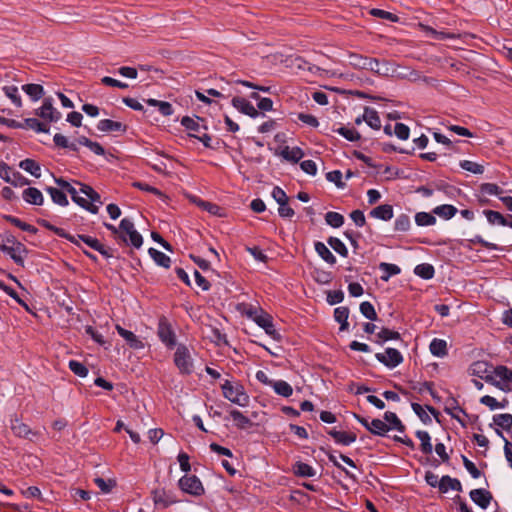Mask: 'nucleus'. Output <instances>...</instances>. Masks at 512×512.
<instances>
[{
	"label": "nucleus",
	"instance_id": "43",
	"mask_svg": "<svg viewBox=\"0 0 512 512\" xmlns=\"http://www.w3.org/2000/svg\"><path fill=\"white\" fill-rule=\"evenodd\" d=\"M46 191L50 194L51 199L54 203H56L60 206L68 205L67 196L62 190L54 188V187H47Z\"/></svg>",
	"mask_w": 512,
	"mask_h": 512
},
{
	"label": "nucleus",
	"instance_id": "15",
	"mask_svg": "<svg viewBox=\"0 0 512 512\" xmlns=\"http://www.w3.org/2000/svg\"><path fill=\"white\" fill-rule=\"evenodd\" d=\"M153 501L155 505L167 508L168 506L177 502L176 497L169 491L159 489L153 491Z\"/></svg>",
	"mask_w": 512,
	"mask_h": 512
},
{
	"label": "nucleus",
	"instance_id": "44",
	"mask_svg": "<svg viewBox=\"0 0 512 512\" xmlns=\"http://www.w3.org/2000/svg\"><path fill=\"white\" fill-rule=\"evenodd\" d=\"M414 273L425 280H429L433 278L435 270L431 264L423 263L415 267Z\"/></svg>",
	"mask_w": 512,
	"mask_h": 512
},
{
	"label": "nucleus",
	"instance_id": "53",
	"mask_svg": "<svg viewBox=\"0 0 512 512\" xmlns=\"http://www.w3.org/2000/svg\"><path fill=\"white\" fill-rule=\"evenodd\" d=\"M53 141L57 147L60 148H68L72 151H78V146L76 143H70L66 136L57 133L53 137Z\"/></svg>",
	"mask_w": 512,
	"mask_h": 512
},
{
	"label": "nucleus",
	"instance_id": "14",
	"mask_svg": "<svg viewBox=\"0 0 512 512\" xmlns=\"http://www.w3.org/2000/svg\"><path fill=\"white\" fill-rule=\"evenodd\" d=\"M232 105L241 113L248 115L252 118H256L260 115L258 110L245 98L234 97L232 99Z\"/></svg>",
	"mask_w": 512,
	"mask_h": 512
},
{
	"label": "nucleus",
	"instance_id": "62",
	"mask_svg": "<svg viewBox=\"0 0 512 512\" xmlns=\"http://www.w3.org/2000/svg\"><path fill=\"white\" fill-rule=\"evenodd\" d=\"M412 410L420 418L424 424H430L432 422L431 417L427 414L424 408L418 403L411 404Z\"/></svg>",
	"mask_w": 512,
	"mask_h": 512
},
{
	"label": "nucleus",
	"instance_id": "31",
	"mask_svg": "<svg viewBox=\"0 0 512 512\" xmlns=\"http://www.w3.org/2000/svg\"><path fill=\"white\" fill-rule=\"evenodd\" d=\"M19 167L36 178H39L41 176L40 165L33 159L22 160L19 163Z\"/></svg>",
	"mask_w": 512,
	"mask_h": 512
},
{
	"label": "nucleus",
	"instance_id": "25",
	"mask_svg": "<svg viewBox=\"0 0 512 512\" xmlns=\"http://www.w3.org/2000/svg\"><path fill=\"white\" fill-rule=\"evenodd\" d=\"M315 251L317 254L328 264L334 265L336 263V257L332 254L329 248L320 241L315 242L314 244Z\"/></svg>",
	"mask_w": 512,
	"mask_h": 512
},
{
	"label": "nucleus",
	"instance_id": "41",
	"mask_svg": "<svg viewBox=\"0 0 512 512\" xmlns=\"http://www.w3.org/2000/svg\"><path fill=\"white\" fill-rule=\"evenodd\" d=\"M379 269L385 273L384 275L381 276V280L383 281H388L391 276L398 275L401 273V269L399 266L386 262H381L379 264Z\"/></svg>",
	"mask_w": 512,
	"mask_h": 512
},
{
	"label": "nucleus",
	"instance_id": "20",
	"mask_svg": "<svg viewBox=\"0 0 512 512\" xmlns=\"http://www.w3.org/2000/svg\"><path fill=\"white\" fill-rule=\"evenodd\" d=\"M23 199L32 205H42L44 198L41 191L35 187H28L22 193Z\"/></svg>",
	"mask_w": 512,
	"mask_h": 512
},
{
	"label": "nucleus",
	"instance_id": "29",
	"mask_svg": "<svg viewBox=\"0 0 512 512\" xmlns=\"http://www.w3.org/2000/svg\"><path fill=\"white\" fill-rule=\"evenodd\" d=\"M22 90L32 101H38L44 95V88L40 84H25L22 86Z\"/></svg>",
	"mask_w": 512,
	"mask_h": 512
},
{
	"label": "nucleus",
	"instance_id": "24",
	"mask_svg": "<svg viewBox=\"0 0 512 512\" xmlns=\"http://www.w3.org/2000/svg\"><path fill=\"white\" fill-rule=\"evenodd\" d=\"M449 489L461 491L462 485L458 479L445 475L440 479L439 490L442 493H446Z\"/></svg>",
	"mask_w": 512,
	"mask_h": 512
},
{
	"label": "nucleus",
	"instance_id": "11",
	"mask_svg": "<svg viewBox=\"0 0 512 512\" xmlns=\"http://www.w3.org/2000/svg\"><path fill=\"white\" fill-rule=\"evenodd\" d=\"M254 321L258 326L263 328L272 339L276 341H280L281 335L280 333L275 329L272 317L269 314L261 313L260 315H256L254 317Z\"/></svg>",
	"mask_w": 512,
	"mask_h": 512
},
{
	"label": "nucleus",
	"instance_id": "42",
	"mask_svg": "<svg viewBox=\"0 0 512 512\" xmlns=\"http://www.w3.org/2000/svg\"><path fill=\"white\" fill-rule=\"evenodd\" d=\"M333 131L343 136L346 140L350 142L358 141L361 138L360 133L355 128L341 126L337 129H334Z\"/></svg>",
	"mask_w": 512,
	"mask_h": 512
},
{
	"label": "nucleus",
	"instance_id": "3",
	"mask_svg": "<svg viewBox=\"0 0 512 512\" xmlns=\"http://www.w3.org/2000/svg\"><path fill=\"white\" fill-rule=\"evenodd\" d=\"M221 389L223 396L230 402L241 407H245L249 404V396L245 392L243 385L240 383H232L229 380H226L221 385Z\"/></svg>",
	"mask_w": 512,
	"mask_h": 512
},
{
	"label": "nucleus",
	"instance_id": "4",
	"mask_svg": "<svg viewBox=\"0 0 512 512\" xmlns=\"http://www.w3.org/2000/svg\"><path fill=\"white\" fill-rule=\"evenodd\" d=\"M487 383L494 385L502 391L507 390V384L512 383V370L506 366L499 365L493 369L492 374L484 377Z\"/></svg>",
	"mask_w": 512,
	"mask_h": 512
},
{
	"label": "nucleus",
	"instance_id": "2",
	"mask_svg": "<svg viewBox=\"0 0 512 512\" xmlns=\"http://www.w3.org/2000/svg\"><path fill=\"white\" fill-rule=\"evenodd\" d=\"M373 73L384 77L407 78L412 81H416L420 77L418 72L402 68L394 62L387 60H377V66L374 68Z\"/></svg>",
	"mask_w": 512,
	"mask_h": 512
},
{
	"label": "nucleus",
	"instance_id": "59",
	"mask_svg": "<svg viewBox=\"0 0 512 512\" xmlns=\"http://www.w3.org/2000/svg\"><path fill=\"white\" fill-rule=\"evenodd\" d=\"M200 118L197 117L196 119L184 116L181 119V125L185 127L187 130L198 132L200 130V124H199Z\"/></svg>",
	"mask_w": 512,
	"mask_h": 512
},
{
	"label": "nucleus",
	"instance_id": "16",
	"mask_svg": "<svg viewBox=\"0 0 512 512\" xmlns=\"http://www.w3.org/2000/svg\"><path fill=\"white\" fill-rule=\"evenodd\" d=\"M116 330L132 349L144 348V343L133 332L124 329L120 325H116Z\"/></svg>",
	"mask_w": 512,
	"mask_h": 512
},
{
	"label": "nucleus",
	"instance_id": "35",
	"mask_svg": "<svg viewBox=\"0 0 512 512\" xmlns=\"http://www.w3.org/2000/svg\"><path fill=\"white\" fill-rule=\"evenodd\" d=\"M416 437L421 441L420 449L424 454H431L433 451V447L431 444V437L427 431L418 430L416 432Z\"/></svg>",
	"mask_w": 512,
	"mask_h": 512
},
{
	"label": "nucleus",
	"instance_id": "49",
	"mask_svg": "<svg viewBox=\"0 0 512 512\" xmlns=\"http://www.w3.org/2000/svg\"><path fill=\"white\" fill-rule=\"evenodd\" d=\"M193 201L199 207H201L203 210L209 212L212 215H218V216L222 215L220 213L221 208L218 205L214 204V203L207 202V201H204V200H201V199H197L196 197L193 198Z\"/></svg>",
	"mask_w": 512,
	"mask_h": 512
},
{
	"label": "nucleus",
	"instance_id": "50",
	"mask_svg": "<svg viewBox=\"0 0 512 512\" xmlns=\"http://www.w3.org/2000/svg\"><path fill=\"white\" fill-rule=\"evenodd\" d=\"M494 423L505 429L510 430L512 428V415L508 413L498 414L493 417Z\"/></svg>",
	"mask_w": 512,
	"mask_h": 512
},
{
	"label": "nucleus",
	"instance_id": "52",
	"mask_svg": "<svg viewBox=\"0 0 512 512\" xmlns=\"http://www.w3.org/2000/svg\"><path fill=\"white\" fill-rule=\"evenodd\" d=\"M415 222L418 226H431L436 223V218L427 212H418L415 215Z\"/></svg>",
	"mask_w": 512,
	"mask_h": 512
},
{
	"label": "nucleus",
	"instance_id": "21",
	"mask_svg": "<svg viewBox=\"0 0 512 512\" xmlns=\"http://www.w3.org/2000/svg\"><path fill=\"white\" fill-rule=\"evenodd\" d=\"M10 427L13 433L18 437L28 438L30 435H36L27 424L23 423L18 418L11 420Z\"/></svg>",
	"mask_w": 512,
	"mask_h": 512
},
{
	"label": "nucleus",
	"instance_id": "9",
	"mask_svg": "<svg viewBox=\"0 0 512 512\" xmlns=\"http://www.w3.org/2000/svg\"><path fill=\"white\" fill-rule=\"evenodd\" d=\"M375 358L390 369L397 367L403 362L402 354L395 348H387L384 353H376Z\"/></svg>",
	"mask_w": 512,
	"mask_h": 512
},
{
	"label": "nucleus",
	"instance_id": "17",
	"mask_svg": "<svg viewBox=\"0 0 512 512\" xmlns=\"http://www.w3.org/2000/svg\"><path fill=\"white\" fill-rule=\"evenodd\" d=\"M328 434L335 440L337 444L344 446H348L356 440V434L352 432L337 431L335 429H331L328 431Z\"/></svg>",
	"mask_w": 512,
	"mask_h": 512
},
{
	"label": "nucleus",
	"instance_id": "37",
	"mask_svg": "<svg viewBox=\"0 0 512 512\" xmlns=\"http://www.w3.org/2000/svg\"><path fill=\"white\" fill-rule=\"evenodd\" d=\"M389 430L390 426L380 419H373L368 427V431L377 436H384Z\"/></svg>",
	"mask_w": 512,
	"mask_h": 512
},
{
	"label": "nucleus",
	"instance_id": "30",
	"mask_svg": "<svg viewBox=\"0 0 512 512\" xmlns=\"http://www.w3.org/2000/svg\"><path fill=\"white\" fill-rule=\"evenodd\" d=\"M148 253L157 265L162 266L164 268L170 267L171 259L163 252L151 247L149 248Z\"/></svg>",
	"mask_w": 512,
	"mask_h": 512
},
{
	"label": "nucleus",
	"instance_id": "36",
	"mask_svg": "<svg viewBox=\"0 0 512 512\" xmlns=\"http://www.w3.org/2000/svg\"><path fill=\"white\" fill-rule=\"evenodd\" d=\"M21 123L24 124L23 129H32L38 133H48L49 132V127L45 123L40 122L36 118H26Z\"/></svg>",
	"mask_w": 512,
	"mask_h": 512
},
{
	"label": "nucleus",
	"instance_id": "28",
	"mask_svg": "<svg viewBox=\"0 0 512 512\" xmlns=\"http://www.w3.org/2000/svg\"><path fill=\"white\" fill-rule=\"evenodd\" d=\"M429 349L432 355L444 357L447 355V342L443 339L434 338L429 345Z\"/></svg>",
	"mask_w": 512,
	"mask_h": 512
},
{
	"label": "nucleus",
	"instance_id": "55",
	"mask_svg": "<svg viewBox=\"0 0 512 512\" xmlns=\"http://www.w3.org/2000/svg\"><path fill=\"white\" fill-rule=\"evenodd\" d=\"M359 309H360L361 314L365 318H367V319H369L371 321L377 320V313H376V311L374 309V306L370 302H368V301L362 302L360 304Z\"/></svg>",
	"mask_w": 512,
	"mask_h": 512
},
{
	"label": "nucleus",
	"instance_id": "34",
	"mask_svg": "<svg viewBox=\"0 0 512 512\" xmlns=\"http://www.w3.org/2000/svg\"><path fill=\"white\" fill-rule=\"evenodd\" d=\"M399 339H400L399 332L390 330L388 328H382L381 331H379L376 334L375 342L377 344L382 345L389 340H399Z\"/></svg>",
	"mask_w": 512,
	"mask_h": 512
},
{
	"label": "nucleus",
	"instance_id": "6",
	"mask_svg": "<svg viewBox=\"0 0 512 512\" xmlns=\"http://www.w3.org/2000/svg\"><path fill=\"white\" fill-rule=\"evenodd\" d=\"M178 485L180 489L193 496H201L204 494V487L200 479L195 475H185L179 479Z\"/></svg>",
	"mask_w": 512,
	"mask_h": 512
},
{
	"label": "nucleus",
	"instance_id": "61",
	"mask_svg": "<svg viewBox=\"0 0 512 512\" xmlns=\"http://www.w3.org/2000/svg\"><path fill=\"white\" fill-rule=\"evenodd\" d=\"M370 14L381 19L389 20L391 22H398L399 20L397 15L382 9L374 8L370 11Z\"/></svg>",
	"mask_w": 512,
	"mask_h": 512
},
{
	"label": "nucleus",
	"instance_id": "64",
	"mask_svg": "<svg viewBox=\"0 0 512 512\" xmlns=\"http://www.w3.org/2000/svg\"><path fill=\"white\" fill-rule=\"evenodd\" d=\"M395 135L401 140H407L410 135V129L403 123H396L394 127Z\"/></svg>",
	"mask_w": 512,
	"mask_h": 512
},
{
	"label": "nucleus",
	"instance_id": "7",
	"mask_svg": "<svg viewBox=\"0 0 512 512\" xmlns=\"http://www.w3.org/2000/svg\"><path fill=\"white\" fill-rule=\"evenodd\" d=\"M35 114L48 122H58L62 117L61 113L53 106L51 97L43 100L41 107L35 110Z\"/></svg>",
	"mask_w": 512,
	"mask_h": 512
},
{
	"label": "nucleus",
	"instance_id": "10",
	"mask_svg": "<svg viewBox=\"0 0 512 512\" xmlns=\"http://www.w3.org/2000/svg\"><path fill=\"white\" fill-rule=\"evenodd\" d=\"M157 334L168 348L176 345V335L165 317L159 319Z\"/></svg>",
	"mask_w": 512,
	"mask_h": 512
},
{
	"label": "nucleus",
	"instance_id": "46",
	"mask_svg": "<svg viewBox=\"0 0 512 512\" xmlns=\"http://www.w3.org/2000/svg\"><path fill=\"white\" fill-rule=\"evenodd\" d=\"M4 218L8 222H10L14 226L20 228L23 231H26V232H29V233H32V234H35L38 231L35 226L30 225V224H28L26 222H23L22 220H20L17 217H14V216H11V215H6Z\"/></svg>",
	"mask_w": 512,
	"mask_h": 512
},
{
	"label": "nucleus",
	"instance_id": "8",
	"mask_svg": "<svg viewBox=\"0 0 512 512\" xmlns=\"http://www.w3.org/2000/svg\"><path fill=\"white\" fill-rule=\"evenodd\" d=\"M0 178L15 187L29 184V180L19 172L13 171L6 163L0 162Z\"/></svg>",
	"mask_w": 512,
	"mask_h": 512
},
{
	"label": "nucleus",
	"instance_id": "54",
	"mask_svg": "<svg viewBox=\"0 0 512 512\" xmlns=\"http://www.w3.org/2000/svg\"><path fill=\"white\" fill-rule=\"evenodd\" d=\"M411 226L410 218L406 214H400L394 222L395 231L406 232Z\"/></svg>",
	"mask_w": 512,
	"mask_h": 512
},
{
	"label": "nucleus",
	"instance_id": "60",
	"mask_svg": "<svg viewBox=\"0 0 512 512\" xmlns=\"http://www.w3.org/2000/svg\"><path fill=\"white\" fill-rule=\"evenodd\" d=\"M95 484L103 493H109L116 486L114 480H105L103 478L97 477L94 479Z\"/></svg>",
	"mask_w": 512,
	"mask_h": 512
},
{
	"label": "nucleus",
	"instance_id": "48",
	"mask_svg": "<svg viewBox=\"0 0 512 512\" xmlns=\"http://www.w3.org/2000/svg\"><path fill=\"white\" fill-rule=\"evenodd\" d=\"M42 224L46 228H48L49 230L53 231L59 237L67 239L68 241H70L74 245H78L76 237L74 235H71V234L67 233L64 229L55 227V226L51 225L50 223H48L46 221H43Z\"/></svg>",
	"mask_w": 512,
	"mask_h": 512
},
{
	"label": "nucleus",
	"instance_id": "27",
	"mask_svg": "<svg viewBox=\"0 0 512 512\" xmlns=\"http://www.w3.org/2000/svg\"><path fill=\"white\" fill-rule=\"evenodd\" d=\"M281 156L288 161L297 163L300 159L304 157V152L299 147L290 148L286 146L282 149Z\"/></svg>",
	"mask_w": 512,
	"mask_h": 512
},
{
	"label": "nucleus",
	"instance_id": "5",
	"mask_svg": "<svg viewBox=\"0 0 512 512\" xmlns=\"http://www.w3.org/2000/svg\"><path fill=\"white\" fill-rule=\"evenodd\" d=\"M174 363L183 374H190L193 371V360L189 349L183 345H178L174 354Z\"/></svg>",
	"mask_w": 512,
	"mask_h": 512
},
{
	"label": "nucleus",
	"instance_id": "40",
	"mask_svg": "<svg viewBox=\"0 0 512 512\" xmlns=\"http://www.w3.org/2000/svg\"><path fill=\"white\" fill-rule=\"evenodd\" d=\"M293 471L299 477H314L316 475V470L303 462H297L293 467Z\"/></svg>",
	"mask_w": 512,
	"mask_h": 512
},
{
	"label": "nucleus",
	"instance_id": "1",
	"mask_svg": "<svg viewBox=\"0 0 512 512\" xmlns=\"http://www.w3.org/2000/svg\"><path fill=\"white\" fill-rule=\"evenodd\" d=\"M0 250L10 256L17 265H24L23 255H26L28 251L12 234H0Z\"/></svg>",
	"mask_w": 512,
	"mask_h": 512
},
{
	"label": "nucleus",
	"instance_id": "23",
	"mask_svg": "<svg viewBox=\"0 0 512 512\" xmlns=\"http://www.w3.org/2000/svg\"><path fill=\"white\" fill-rule=\"evenodd\" d=\"M349 317V308L345 306H340L335 308L334 310V319L336 322L340 324V331H346L349 328L348 323Z\"/></svg>",
	"mask_w": 512,
	"mask_h": 512
},
{
	"label": "nucleus",
	"instance_id": "63",
	"mask_svg": "<svg viewBox=\"0 0 512 512\" xmlns=\"http://www.w3.org/2000/svg\"><path fill=\"white\" fill-rule=\"evenodd\" d=\"M272 197L278 203L279 206H283L285 204V202L289 201L287 194L279 186H275L273 188Z\"/></svg>",
	"mask_w": 512,
	"mask_h": 512
},
{
	"label": "nucleus",
	"instance_id": "19",
	"mask_svg": "<svg viewBox=\"0 0 512 512\" xmlns=\"http://www.w3.org/2000/svg\"><path fill=\"white\" fill-rule=\"evenodd\" d=\"M372 218L388 221L393 218V207L389 204H383L375 207L369 213Z\"/></svg>",
	"mask_w": 512,
	"mask_h": 512
},
{
	"label": "nucleus",
	"instance_id": "13",
	"mask_svg": "<svg viewBox=\"0 0 512 512\" xmlns=\"http://www.w3.org/2000/svg\"><path fill=\"white\" fill-rule=\"evenodd\" d=\"M349 58L350 64L358 69L374 72V68L377 66L378 59L376 58H370L359 54H351Z\"/></svg>",
	"mask_w": 512,
	"mask_h": 512
},
{
	"label": "nucleus",
	"instance_id": "39",
	"mask_svg": "<svg viewBox=\"0 0 512 512\" xmlns=\"http://www.w3.org/2000/svg\"><path fill=\"white\" fill-rule=\"evenodd\" d=\"M384 420L388 423L391 429H395L399 431L400 433H403L405 431V426L399 419V417L396 415V413L387 411L384 414Z\"/></svg>",
	"mask_w": 512,
	"mask_h": 512
},
{
	"label": "nucleus",
	"instance_id": "45",
	"mask_svg": "<svg viewBox=\"0 0 512 512\" xmlns=\"http://www.w3.org/2000/svg\"><path fill=\"white\" fill-rule=\"evenodd\" d=\"M483 213L486 216L487 221L491 225H495V224H498L501 226L507 225V219L500 212L494 211V210H484Z\"/></svg>",
	"mask_w": 512,
	"mask_h": 512
},
{
	"label": "nucleus",
	"instance_id": "33",
	"mask_svg": "<svg viewBox=\"0 0 512 512\" xmlns=\"http://www.w3.org/2000/svg\"><path fill=\"white\" fill-rule=\"evenodd\" d=\"M230 416L239 429H247L253 425L252 421L243 415L239 410L233 409L230 411Z\"/></svg>",
	"mask_w": 512,
	"mask_h": 512
},
{
	"label": "nucleus",
	"instance_id": "57",
	"mask_svg": "<svg viewBox=\"0 0 512 512\" xmlns=\"http://www.w3.org/2000/svg\"><path fill=\"white\" fill-rule=\"evenodd\" d=\"M75 237L77 239V242H78L77 246L79 248H81L80 241H82L83 243H85L87 246H89L90 248H92L94 250H97L98 248H101V243L96 238H93V237L88 236V235H83V234H78Z\"/></svg>",
	"mask_w": 512,
	"mask_h": 512
},
{
	"label": "nucleus",
	"instance_id": "18",
	"mask_svg": "<svg viewBox=\"0 0 512 512\" xmlns=\"http://www.w3.org/2000/svg\"><path fill=\"white\" fill-rule=\"evenodd\" d=\"M97 129L102 132H125L126 125L110 119H102L97 124Z\"/></svg>",
	"mask_w": 512,
	"mask_h": 512
},
{
	"label": "nucleus",
	"instance_id": "47",
	"mask_svg": "<svg viewBox=\"0 0 512 512\" xmlns=\"http://www.w3.org/2000/svg\"><path fill=\"white\" fill-rule=\"evenodd\" d=\"M327 243L336 253H338L342 257L348 256V249L339 238L329 237Z\"/></svg>",
	"mask_w": 512,
	"mask_h": 512
},
{
	"label": "nucleus",
	"instance_id": "38",
	"mask_svg": "<svg viewBox=\"0 0 512 512\" xmlns=\"http://www.w3.org/2000/svg\"><path fill=\"white\" fill-rule=\"evenodd\" d=\"M271 387L274 389L276 394L286 398L290 397L293 393L292 386L284 380L273 381Z\"/></svg>",
	"mask_w": 512,
	"mask_h": 512
},
{
	"label": "nucleus",
	"instance_id": "58",
	"mask_svg": "<svg viewBox=\"0 0 512 512\" xmlns=\"http://www.w3.org/2000/svg\"><path fill=\"white\" fill-rule=\"evenodd\" d=\"M69 368L75 375L79 377H86L88 374V369L86 366L76 360L69 361Z\"/></svg>",
	"mask_w": 512,
	"mask_h": 512
},
{
	"label": "nucleus",
	"instance_id": "22",
	"mask_svg": "<svg viewBox=\"0 0 512 512\" xmlns=\"http://www.w3.org/2000/svg\"><path fill=\"white\" fill-rule=\"evenodd\" d=\"M363 120L372 129L379 130L381 127V120L378 115V112L373 108L365 107L364 113H363Z\"/></svg>",
	"mask_w": 512,
	"mask_h": 512
},
{
	"label": "nucleus",
	"instance_id": "51",
	"mask_svg": "<svg viewBox=\"0 0 512 512\" xmlns=\"http://www.w3.org/2000/svg\"><path fill=\"white\" fill-rule=\"evenodd\" d=\"M325 221L331 227L339 228L344 224V217L340 213L330 211L326 213Z\"/></svg>",
	"mask_w": 512,
	"mask_h": 512
},
{
	"label": "nucleus",
	"instance_id": "12",
	"mask_svg": "<svg viewBox=\"0 0 512 512\" xmlns=\"http://www.w3.org/2000/svg\"><path fill=\"white\" fill-rule=\"evenodd\" d=\"M469 496L471 500L482 509L488 508L493 499L491 492L484 488L471 490Z\"/></svg>",
	"mask_w": 512,
	"mask_h": 512
},
{
	"label": "nucleus",
	"instance_id": "26",
	"mask_svg": "<svg viewBox=\"0 0 512 512\" xmlns=\"http://www.w3.org/2000/svg\"><path fill=\"white\" fill-rule=\"evenodd\" d=\"M4 95L11 100V102L17 107H22V99L19 93V89L15 85H6L2 87Z\"/></svg>",
	"mask_w": 512,
	"mask_h": 512
},
{
	"label": "nucleus",
	"instance_id": "32",
	"mask_svg": "<svg viewBox=\"0 0 512 512\" xmlns=\"http://www.w3.org/2000/svg\"><path fill=\"white\" fill-rule=\"evenodd\" d=\"M458 212L457 208L450 204H443L433 209V213L439 217L449 220L456 215Z\"/></svg>",
	"mask_w": 512,
	"mask_h": 512
},
{
	"label": "nucleus",
	"instance_id": "56",
	"mask_svg": "<svg viewBox=\"0 0 512 512\" xmlns=\"http://www.w3.org/2000/svg\"><path fill=\"white\" fill-rule=\"evenodd\" d=\"M460 167L473 174H482L484 172V166L470 160H462Z\"/></svg>",
	"mask_w": 512,
	"mask_h": 512
}]
</instances>
